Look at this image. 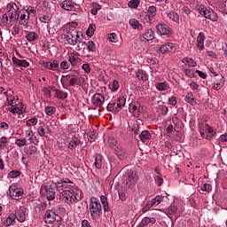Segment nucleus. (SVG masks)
<instances>
[{"instance_id": "f257e3e1", "label": "nucleus", "mask_w": 227, "mask_h": 227, "mask_svg": "<svg viewBox=\"0 0 227 227\" xmlns=\"http://www.w3.org/2000/svg\"><path fill=\"white\" fill-rule=\"evenodd\" d=\"M65 190L59 192V200L67 205H74L82 200V192L75 185L62 184Z\"/></svg>"}, {"instance_id": "f03ea898", "label": "nucleus", "mask_w": 227, "mask_h": 227, "mask_svg": "<svg viewBox=\"0 0 227 227\" xmlns=\"http://www.w3.org/2000/svg\"><path fill=\"white\" fill-rule=\"evenodd\" d=\"M58 185L56 183H44L41 185L40 194L44 196L48 201H52L56 198Z\"/></svg>"}, {"instance_id": "7ed1b4c3", "label": "nucleus", "mask_w": 227, "mask_h": 227, "mask_svg": "<svg viewBox=\"0 0 227 227\" xmlns=\"http://www.w3.org/2000/svg\"><path fill=\"white\" fill-rule=\"evenodd\" d=\"M198 127L200 137L207 141H212L214 137L217 134V129H214V127L208 125L207 122H200Z\"/></svg>"}, {"instance_id": "20e7f679", "label": "nucleus", "mask_w": 227, "mask_h": 227, "mask_svg": "<svg viewBox=\"0 0 227 227\" xmlns=\"http://www.w3.org/2000/svg\"><path fill=\"white\" fill-rule=\"evenodd\" d=\"M89 210L92 221H97L102 216V204L97 198H91L89 204Z\"/></svg>"}, {"instance_id": "39448f33", "label": "nucleus", "mask_w": 227, "mask_h": 227, "mask_svg": "<svg viewBox=\"0 0 227 227\" xmlns=\"http://www.w3.org/2000/svg\"><path fill=\"white\" fill-rule=\"evenodd\" d=\"M125 104H127V98L123 96H120L115 99H112L108 103L106 109L114 114H117V113H120V111L125 107Z\"/></svg>"}, {"instance_id": "423d86ee", "label": "nucleus", "mask_w": 227, "mask_h": 227, "mask_svg": "<svg viewBox=\"0 0 227 227\" xmlns=\"http://www.w3.org/2000/svg\"><path fill=\"white\" fill-rule=\"evenodd\" d=\"M64 38L69 45H77V43H82V32H79L75 28H69Z\"/></svg>"}, {"instance_id": "0eeeda50", "label": "nucleus", "mask_w": 227, "mask_h": 227, "mask_svg": "<svg viewBox=\"0 0 227 227\" xmlns=\"http://www.w3.org/2000/svg\"><path fill=\"white\" fill-rule=\"evenodd\" d=\"M197 10L199 13L202 15V17H205V19H207L212 22H217V20H219V17L217 16V13L214 12V10H208L204 5L199 6Z\"/></svg>"}, {"instance_id": "6e6552de", "label": "nucleus", "mask_w": 227, "mask_h": 227, "mask_svg": "<svg viewBox=\"0 0 227 227\" xmlns=\"http://www.w3.org/2000/svg\"><path fill=\"white\" fill-rule=\"evenodd\" d=\"M18 12H19V7L17 6V4L13 3V2H10L7 4V15L9 17V20L11 21V23L15 24V22H17V15H18Z\"/></svg>"}, {"instance_id": "1a4fd4ad", "label": "nucleus", "mask_w": 227, "mask_h": 227, "mask_svg": "<svg viewBox=\"0 0 227 227\" xmlns=\"http://www.w3.org/2000/svg\"><path fill=\"white\" fill-rule=\"evenodd\" d=\"M17 20L20 26H23L25 29H29V17L26 9H21L17 14Z\"/></svg>"}, {"instance_id": "9d476101", "label": "nucleus", "mask_w": 227, "mask_h": 227, "mask_svg": "<svg viewBox=\"0 0 227 227\" xmlns=\"http://www.w3.org/2000/svg\"><path fill=\"white\" fill-rule=\"evenodd\" d=\"M60 81L63 88L68 90L70 86H75L77 84L78 78L74 74H67L63 75Z\"/></svg>"}, {"instance_id": "9b49d317", "label": "nucleus", "mask_w": 227, "mask_h": 227, "mask_svg": "<svg viewBox=\"0 0 227 227\" xmlns=\"http://www.w3.org/2000/svg\"><path fill=\"white\" fill-rule=\"evenodd\" d=\"M9 195L12 200H22V196L24 195V190L19 188L17 184H12L9 187Z\"/></svg>"}, {"instance_id": "f8f14e48", "label": "nucleus", "mask_w": 227, "mask_h": 227, "mask_svg": "<svg viewBox=\"0 0 227 227\" xmlns=\"http://www.w3.org/2000/svg\"><path fill=\"white\" fill-rule=\"evenodd\" d=\"M139 179V176L137 175V171L130 169L125 172L123 175V180L126 181V184H129V185H132L137 182Z\"/></svg>"}, {"instance_id": "ddd939ff", "label": "nucleus", "mask_w": 227, "mask_h": 227, "mask_svg": "<svg viewBox=\"0 0 227 227\" xmlns=\"http://www.w3.org/2000/svg\"><path fill=\"white\" fill-rule=\"evenodd\" d=\"M156 29L160 36H166L167 38H169L173 35L171 27H169V26L164 22L159 23L156 26Z\"/></svg>"}, {"instance_id": "4468645a", "label": "nucleus", "mask_w": 227, "mask_h": 227, "mask_svg": "<svg viewBox=\"0 0 227 227\" xmlns=\"http://www.w3.org/2000/svg\"><path fill=\"white\" fill-rule=\"evenodd\" d=\"M129 111L135 116V118H137L141 113H143V106H141L139 102L135 101L129 104Z\"/></svg>"}, {"instance_id": "2eb2a0df", "label": "nucleus", "mask_w": 227, "mask_h": 227, "mask_svg": "<svg viewBox=\"0 0 227 227\" xmlns=\"http://www.w3.org/2000/svg\"><path fill=\"white\" fill-rule=\"evenodd\" d=\"M4 95L6 96V106H15L19 102V96L13 95V90H9L4 92Z\"/></svg>"}, {"instance_id": "dca6fc26", "label": "nucleus", "mask_w": 227, "mask_h": 227, "mask_svg": "<svg viewBox=\"0 0 227 227\" xmlns=\"http://www.w3.org/2000/svg\"><path fill=\"white\" fill-rule=\"evenodd\" d=\"M57 219H59V215H56V213L51 209H48L44 215V222L46 224H52V223H56Z\"/></svg>"}, {"instance_id": "f3484780", "label": "nucleus", "mask_w": 227, "mask_h": 227, "mask_svg": "<svg viewBox=\"0 0 227 227\" xmlns=\"http://www.w3.org/2000/svg\"><path fill=\"white\" fill-rule=\"evenodd\" d=\"M224 82H226L224 76H216L212 83V90H215V91H219V90L224 86Z\"/></svg>"}, {"instance_id": "a211bd4d", "label": "nucleus", "mask_w": 227, "mask_h": 227, "mask_svg": "<svg viewBox=\"0 0 227 227\" xmlns=\"http://www.w3.org/2000/svg\"><path fill=\"white\" fill-rule=\"evenodd\" d=\"M59 6L66 12H75V6H77V4L71 0H64L62 3H60Z\"/></svg>"}, {"instance_id": "6ab92c4d", "label": "nucleus", "mask_w": 227, "mask_h": 227, "mask_svg": "<svg viewBox=\"0 0 227 227\" xmlns=\"http://www.w3.org/2000/svg\"><path fill=\"white\" fill-rule=\"evenodd\" d=\"M106 102V98L100 93L94 94L92 98V104L95 107H102Z\"/></svg>"}, {"instance_id": "aec40b11", "label": "nucleus", "mask_w": 227, "mask_h": 227, "mask_svg": "<svg viewBox=\"0 0 227 227\" xmlns=\"http://www.w3.org/2000/svg\"><path fill=\"white\" fill-rule=\"evenodd\" d=\"M160 52L166 54V52H176V46L173 43H167L160 47Z\"/></svg>"}, {"instance_id": "412c9836", "label": "nucleus", "mask_w": 227, "mask_h": 227, "mask_svg": "<svg viewBox=\"0 0 227 227\" xmlns=\"http://www.w3.org/2000/svg\"><path fill=\"white\" fill-rule=\"evenodd\" d=\"M15 219L18 220L19 223L26 222V209L19 208L15 211L14 214Z\"/></svg>"}, {"instance_id": "4be33fe9", "label": "nucleus", "mask_w": 227, "mask_h": 227, "mask_svg": "<svg viewBox=\"0 0 227 227\" xmlns=\"http://www.w3.org/2000/svg\"><path fill=\"white\" fill-rule=\"evenodd\" d=\"M141 38H142V42H145V40H146V42L154 40L155 39V32H153V30H152L150 28L146 29L145 31V33L142 35Z\"/></svg>"}, {"instance_id": "5701e85b", "label": "nucleus", "mask_w": 227, "mask_h": 227, "mask_svg": "<svg viewBox=\"0 0 227 227\" xmlns=\"http://www.w3.org/2000/svg\"><path fill=\"white\" fill-rule=\"evenodd\" d=\"M155 223H157L155 217L145 216L142 219L137 227H146L148 224H155Z\"/></svg>"}, {"instance_id": "b1692460", "label": "nucleus", "mask_w": 227, "mask_h": 227, "mask_svg": "<svg viewBox=\"0 0 227 227\" xmlns=\"http://www.w3.org/2000/svg\"><path fill=\"white\" fill-rule=\"evenodd\" d=\"M205 34L203 32H200L197 36V48L199 51H203L205 49Z\"/></svg>"}, {"instance_id": "393cba45", "label": "nucleus", "mask_w": 227, "mask_h": 227, "mask_svg": "<svg viewBox=\"0 0 227 227\" xmlns=\"http://www.w3.org/2000/svg\"><path fill=\"white\" fill-rule=\"evenodd\" d=\"M4 224L6 227L15 226V224H17L15 214H13V213L9 214L8 217H6L4 221Z\"/></svg>"}, {"instance_id": "a878e982", "label": "nucleus", "mask_w": 227, "mask_h": 227, "mask_svg": "<svg viewBox=\"0 0 227 227\" xmlns=\"http://www.w3.org/2000/svg\"><path fill=\"white\" fill-rule=\"evenodd\" d=\"M44 68L56 72L57 70H59V61L58 60L49 61L44 64Z\"/></svg>"}, {"instance_id": "bb28decb", "label": "nucleus", "mask_w": 227, "mask_h": 227, "mask_svg": "<svg viewBox=\"0 0 227 227\" xmlns=\"http://www.w3.org/2000/svg\"><path fill=\"white\" fill-rule=\"evenodd\" d=\"M0 26L1 27H6L13 26L12 21H10V17L8 16L7 12L4 13L0 19Z\"/></svg>"}, {"instance_id": "cd10ccee", "label": "nucleus", "mask_w": 227, "mask_h": 227, "mask_svg": "<svg viewBox=\"0 0 227 227\" xmlns=\"http://www.w3.org/2000/svg\"><path fill=\"white\" fill-rule=\"evenodd\" d=\"M79 145H81V139H79L77 137H74L69 141L67 148L69 150L74 151V150H75V148H77L79 146Z\"/></svg>"}, {"instance_id": "c85d7f7f", "label": "nucleus", "mask_w": 227, "mask_h": 227, "mask_svg": "<svg viewBox=\"0 0 227 227\" xmlns=\"http://www.w3.org/2000/svg\"><path fill=\"white\" fill-rule=\"evenodd\" d=\"M129 26H131L132 29H137L138 31H143V24L139 22V20L132 18L129 20Z\"/></svg>"}, {"instance_id": "c756f323", "label": "nucleus", "mask_w": 227, "mask_h": 227, "mask_svg": "<svg viewBox=\"0 0 227 227\" xmlns=\"http://www.w3.org/2000/svg\"><path fill=\"white\" fill-rule=\"evenodd\" d=\"M166 15L168 19H169V20H172V22H176V24H180V16L178 15V13L170 11L167 12Z\"/></svg>"}, {"instance_id": "7c9ffc66", "label": "nucleus", "mask_w": 227, "mask_h": 227, "mask_svg": "<svg viewBox=\"0 0 227 227\" xmlns=\"http://www.w3.org/2000/svg\"><path fill=\"white\" fill-rule=\"evenodd\" d=\"M139 19L144 24H152V21L153 20V18H151L146 12H141Z\"/></svg>"}, {"instance_id": "2f4dec72", "label": "nucleus", "mask_w": 227, "mask_h": 227, "mask_svg": "<svg viewBox=\"0 0 227 227\" xmlns=\"http://www.w3.org/2000/svg\"><path fill=\"white\" fill-rule=\"evenodd\" d=\"M185 102L190 104V106H196L197 101L196 98H194V94L192 92H188L184 98Z\"/></svg>"}, {"instance_id": "473e14b6", "label": "nucleus", "mask_w": 227, "mask_h": 227, "mask_svg": "<svg viewBox=\"0 0 227 227\" xmlns=\"http://www.w3.org/2000/svg\"><path fill=\"white\" fill-rule=\"evenodd\" d=\"M139 139L142 143H146V141H150L152 139V135L150 134V131L144 130L139 135Z\"/></svg>"}, {"instance_id": "72a5a7b5", "label": "nucleus", "mask_w": 227, "mask_h": 227, "mask_svg": "<svg viewBox=\"0 0 227 227\" xmlns=\"http://www.w3.org/2000/svg\"><path fill=\"white\" fill-rule=\"evenodd\" d=\"M104 160V156L102 154H96L95 155V162L94 166L96 169H102V161Z\"/></svg>"}, {"instance_id": "f704fd0d", "label": "nucleus", "mask_w": 227, "mask_h": 227, "mask_svg": "<svg viewBox=\"0 0 227 227\" xmlns=\"http://www.w3.org/2000/svg\"><path fill=\"white\" fill-rule=\"evenodd\" d=\"M53 91H55V95L59 100H66V98H68V93L61 90L54 89Z\"/></svg>"}, {"instance_id": "c9c22d12", "label": "nucleus", "mask_w": 227, "mask_h": 227, "mask_svg": "<svg viewBox=\"0 0 227 227\" xmlns=\"http://www.w3.org/2000/svg\"><path fill=\"white\" fill-rule=\"evenodd\" d=\"M24 152L29 156L36 155V153H38V148L35 145H29L24 148Z\"/></svg>"}, {"instance_id": "e433bc0d", "label": "nucleus", "mask_w": 227, "mask_h": 227, "mask_svg": "<svg viewBox=\"0 0 227 227\" xmlns=\"http://www.w3.org/2000/svg\"><path fill=\"white\" fill-rule=\"evenodd\" d=\"M68 61H69L71 67H75V66L79 65V63H81V61H82V59H81V58H79L77 55H73V56L68 57Z\"/></svg>"}, {"instance_id": "4c0bfd02", "label": "nucleus", "mask_w": 227, "mask_h": 227, "mask_svg": "<svg viewBox=\"0 0 227 227\" xmlns=\"http://www.w3.org/2000/svg\"><path fill=\"white\" fill-rule=\"evenodd\" d=\"M158 204L155 201V199H153L152 200H149L145 206L142 208V212L145 214L146 212H148L150 210V208H152V207H157Z\"/></svg>"}, {"instance_id": "58836bf2", "label": "nucleus", "mask_w": 227, "mask_h": 227, "mask_svg": "<svg viewBox=\"0 0 227 227\" xmlns=\"http://www.w3.org/2000/svg\"><path fill=\"white\" fill-rule=\"evenodd\" d=\"M84 43H85L89 52H95V51H97V44L95 43V42L90 40L87 43L83 42L82 43V45H84Z\"/></svg>"}, {"instance_id": "ea45409f", "label": "nucleus", "mask_w": 227, "mask_h": 227, "mask_svg": "<svg viewBox=\"0 0 227 227\" xmlns=\"http://www.w3.org/2000/svg\"><path fill=\"white\" fill-rule=\"evenodd\" d=\"M26 134V137H28V141H30V143H38V141L36 140V136H35V133L33 132V129H28L25 132Z\"/></svg>"}, {"instance_id": "a19ab883", "label": "nucleus", "mask_w": 227, "mask_h": 227, "mask_svg": "<svg viewBox=\"0 0 227 227\" xmlns=\"http://www.w3.org/2000/svg\"><path fill=\"white\" fill-rule=\"evenodd\" d=\"M7 111L9 113H12V114H18V116H20V114H22L21 110L17 106V104L11 106V107H8Z\"/></svg>"}, {"instance_id": "79ce46f5", "label": "nucleus", "mask_w": 227, "mask_h": 227, "mask_svg": "<svg viewBox=\"0 0 227 227\" xmlns=\"http://www.w3.org/2000/svg\"><path fill=\"white\" fill-rule=\"evenodd\" d=\"M26 39L27 42H36V40H38V34L35 32H28L26 35Z\"/></svg>"}, {"instance_id": "37998d69", "label": "nucleus", "mask_w": 227, "mask_h": 227, "mask_svg": "<svg viewBox=\"0 0 227 227\" xmlns=\"http://www.w3.org/2000/svg\"><path fill=\"white\" fill-rule=\"evenodd\" d=\"M129 130L135 135L139 134V124L137 122H133L129 124Z\"/></svg>"}, {"instance_id": "c03bdc74", "label": "nucleus", "mask_w": 227, "mask_h": 227, "mask_svg": "<svg viewBox=\"0 0 227 227\" xmlns=\"http://www.w3.org/2000/svg\"><path fill=\"white\" fill-rule=\"evenodd\" d=\"M116 155L120 159V160H125V159L129 157V154L125 152V149H119L116 152Z\"/></svg>"}, {"instance_id": "a18cd8bd", "label": "nucleus", "mask_w": 227, "mask_h": 227, "mask_svg": "<svg viewBox=\"0 0 227 227\" xmlns=\"http://www.w3.org/2000/svg\"><path fill=\"white\" fill-rule=\"evenodd\" d=\"M109 90L111 91H118L120 90V82L117 80H114L109 85H108Z\"/></svg>"}, {"instance_id": "49530a36", "label": "nucleus", "mask_w": 227, "mask_h": 227, "mask_svg": "<svg viewBox=\"0 0 227 227\" xmlns=\"http://www.w3.org/2000/svg\"><path fill=\"white\" fill-rule=\"evenodd\" d=\"M146 13L153 19L155 15H157V7L154 5H151L148 7Z\"/></svg>"}, {"instance_id": "de8ad7c7", "label": "nucleus", "mask_w": 227, "mask_h": 227, "mask_svg": "<svg viewBox=\"0 0 227 227\" xmlns=\"http://www.w3.org/2000/svg\"><path fill=\"white\" fill-rule=\"evenodd\" d=\"M8 148V137H2L0 138V150H6Z\"/></svg>"}, {"instance_id": "09e8293b", "label": "nucleus", "mask_w": 227, "mask_h": 227, "mask_svg": "<svg viewBox=\"0 0 227 227\" xmlns=\"http://www.w3.org/2000/svg\"><path fill=\"white\" fill-rule=\"evenodd\" d=\"M157 111H158V113H160V114H162L163 116H166V114H168L169 109L165 105H160L157 107Z\"/></svg>"}, {"instance_id": "8fccbe9b", "label": "nucleus", "mask_w": 227, "mask_h": 227, "mask_svg": "<svg viewBox=\"0 0 227 227\" xmlns=\"http://www.w3.org/2000/svg\"><path fill=\"white\" fill-rule=\"evenodd\" d=\"M97 30V26L95 24H90L86 31L87 36H93L95 35V31Z\"/></svg>"}, {"instance_id": "3c124183", "label": "nucleus", "mask_w": 227, "mask_h": 227, "mask_svg": "<svg viewBox=\"0 0 227 227\" xmlns=\"http://www.w3.org/2000/svg\"><path fill=\"white\" fill-rule=\"evenodd\" d=\"M137 77L139 79V81H148V75H146V72L143 70H139L137 73Z\"/></svg>"}, {"instance_id": "603ef678", "label": "nucleus", "mask_w": 227, "mask_h": 227, "mask_svg": "<svg viewBox=\"0 0 227 227\" xmlns=\"http://www.w3.org/2000/svg\"><path fill=\"white\" fill-rule=\"evenodd\" d=\"M178 211V208L176 207V206L171 204L168 208H167V215H174V214L176 212Z\"/></svg>"}, {"instance_id": "864d4df0", "label": "nucleus", "mask_w": 227, "mask_h": 227, "mask_svg": "<svg viewBox=\"0 0 227 227\" xmlns=\"http://www.w3.org/2000/svg\"><path fill=\"white\" fill-rule=\"evenodd\" d=\"M182 63H186L189 67H196L198 64L191 58H184Z\"/></svg>"}, {"instance_id": "5fc2aeb1", "label": "nucleus", "mask_w": 227, "mask_h": 227, "mask_svg": "<svg viewBox=\"0 0 227 227\" xmlns=\"http://www.w3.org/2000/svg\"><path fill=\"white\" fill-rule=\"evenodd\" d=\"M199 189L202 191V192H210V191H212V185L205 183L203 185L199 186Z\"/></svg>"}, {"instance_id": "6e6d98bb", "label": "nucleus", "mask_w": 227, "mask_h": 227, "mask_svg": "<svg viewBox=\"0 0 227 227\" xmlns=\"http://www.w3.org/2000/svg\"><path fill=\"white\" fill-rule=\"evenodd\" d=\"M101 8L102 7L98 4L93 3L92 9L90 10L91 15H97V13H98V11L101 10Z\"/></svg>"}, {"instance_id": "4d7b16f0", "label": "nucleus", "mask_w": 227, "mask_h": 227, "mask_svg": "<svg viewBox=\"0 0 227 227\" xmlns=\"http://www.w3.org/2000/svg\"><path fill=\"white\" fill-rule=\"evenodd\" d=\"M36 123H38V118L33 117L31 119H28L26 121V126L27 127H35V125H36Z\"/></svg>"}, {"instance_id": "13d9d810", "label": "nucleus", "mask_w": 227, "mask_h": 227, "mask_svg": "<svg viewBox=\"0 0 227 227\" xmlns=\"http://www.w3.org/2000/svg\"><path fill=\"white\" fill-rule=\"evenodd\" d=\"M156 89L158 91H166L168 90V83L163 82H158L156 84Z\"/></svg>"}, {"instance_id": "bf43d9fd", "label": "nucleus", "mask_w": 227, "mask_h": 227, "mask_svg": "<svg viewBox=\"0 0 227 227\" xmlns=\"http://www.w3.org/2000/svg\"><path fill=\"white\" fill-rule=\"evenodd\" d=\"M44 112H45V114H47V116H52V114H54V113H56V107L45 106Z\"/></svg>"}, {"instance_id": "052dcab7", "label": "nucleus", "mask_w": 227, "mask_h": 227, "mask_svg": "<svg viewBox=\"0 0 227 227\" xmlns=\"http://www.w3.org/2000/svg\"><path fill=\"white\" fill-rule=\"evenodd\" d=\"M70 67H72V65L69 60L60 62V70H69Z\"/></svg>"}, {"instance_id": "680f3d73", "label": "nucleus", "mask_w": 227, "mask_h": 227, "mask_svg": "<svg viewBox=\"0 0 227 227\" xmlns=\"http://www.w3.org/2000/svg\"><path fill=\"white\" fill-rule=\"evenodd\" d=\"M141 1L139 0H131L128 3V6L129 8H133L134 10H136V8L139 7Z\"/></svg>"}, {"instance_id": "e2e57ef3", "label": "nucleus", "mask_w": 227, "mask_h": 227, "mask_svg": "<svg viewBox=\"0 0 227 227\" xmlns=\"http://www.w3.org/2000/svg\"><path fill=\"white\" fill-rule=\"evenodd\" d=\"M15 145L17 146H19V148H22V146H26V145H27V139H26V138H23V139L18 138V139L15 140Z\"/></svg>"}, {"instance_id": "0e129e2a", "label": "nucleus", "mask_w": 227, "mask_h": 227, "mask_svg": "<svg viewBox=\"0 0 227 227\" xmlns=\"http://www.w3.org/2000/svg\"><path fill=\"white\" fill-rule=\"evenodd\" d=\"M39 20L40 22H43L44 24H49V22H51V18L49 15L41 14L39 16Z\"/></svg>"}, {"instance_id": "69168bd1", "label": "nucleus", "mask_w": 227, "mask_h": 227, "mask_svg": "<svg viewBox=\"0 0 227 227\" xmlns=\"http://www.w3.org/2000/svg\"><path fill=\"white\" fill-rule=\"evenodd\" d=\"M154 182L158 187L162 186V184H164V179L161 176H154Z\"/></svg>"}, {"instance_id": "338daca9", "label": "nucleus", "mask_w": 227, "mask_h": 227, "mask_svg": "<svg viewBox=\"0 0 227 227\" xmlns=\"http://www.w3.org/2000/svg\"><path fill=\"white\" fill-rule=\"evenodd\" d=\"M25 12H27L28 17H35L36 15V11L35 10V7L29 6L27 9H25Z\"/></svg>"}, {"instance_id": "774afa93", "label": "nucleus", "mask_w": 227, "mask_h": 227, "mask_svg": "<svg viewBox=\"0 0 227 227\" xmlns=\"http://www.w3.org/2000/svg\"><path fill=\"white\" fill-rule=\"evenodd\" d=\"M108 38L110 39V42L116 43L120 37L116 34L112 33L109 35Z\"/></svg>"}]
</instances>
